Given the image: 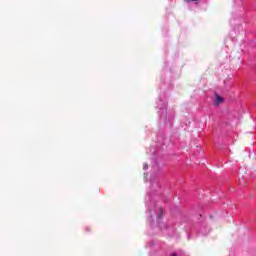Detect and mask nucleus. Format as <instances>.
Wrapping results in <instances>:
<instances>
[{
	"mask_svg": "<svg viewBox=\"0 0 256 256\" xmlns=\"http://www.w3.org/2000/svg\"><path fill=\"white\" fill-rule=\"evenodd\" d=\"M224 99L223 97L219 96V94H215V100H214V105L216 107H219V105H221V103H223Z\"/></svg>",
	"mask_w": 256,
	"mask_h": 256,
	"instance_id": "nucleus-1",
	"label": "nucleus"
},
{
	"mask_svg": "<svg viewBox=\"0 0 256 256\" xmlns=\"http://www.w3.org/2000/svg\"><path fill=\"white\" fill-rule=\"evenodd\" d=\"M186 3H191V1H197V0H185Z\"/></svg>",
	"mask_w": 256,
	"mask_h": 256,
	"instance_id": "nucleus-2",
	"label": "nucleus"
},
{
	"mask_svg": "<svg viewBox=\"0 0 256 256\" xmlns=\"http://www.w3.org/2000/svg\"><path fill=\"white\" fill-rule=\"evenodd\" d=\"M170 256H177V254L173 253V254H171Z\"/></svg>",
	"mask_w": 256,
	"mask_h": 256,
	"instance_id": "nucleus-3",
	"label": "nucleus"
}]
</instances>
